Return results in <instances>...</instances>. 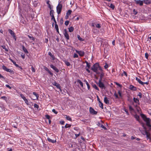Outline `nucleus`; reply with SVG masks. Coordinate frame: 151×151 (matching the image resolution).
<instances>
[{"label":"nucleus","instance_id":"1","mask_svg":"<svg viewBox=\"0 0 151 151\" xmlns=\"http://www.w3.org/2000/svg\"><path fill=\"white\" fill-rule=\"evenodd\" d=\"M91 69L94 72L96 73L97 74H99L100 73L98 72V70H99L101 71H102V69L99 66L98 63H96L94 64L91 68Z\"/></svg>","mask_w":151,"mask_h":151},{"label":"nucleus","instance_id":"2","mask_svg":"<svg viewBox=\"0 0 151 151\" xmlns=\"http://www.w3.org/2000/svg\"><path fill=\"white\" fill-rule=\"evenodd\" d=\"M62 8V4L59 3L56 7L57 12L58 14L60 13Z\"/></svg>","mask_w":151,"mask_h":151},{"label":"nucleus","instance_id":"3","mask_svg":"<svg viewBox=\"0 0 151 151\" xmlns=\"http://www.w3.org/2000/svg\"><path fill=\"white\" fill-rule=\"evenodd\" d=\"M151 120L150 118L147 119V120L145 121L146 123V125L149 127V130L151 131V125L150 124Z\"/></svg>","mask_w":151,"mask_h":151},{"label":"nucleus","instance_id":"4","mask_svg":"<svg viewBox=\"0 0 151 151\" xmlns=\"http://www.w3.org/2000/svg\"><path fill=\"white\" fill-rule=\"evenodd\" d=\"M91 26L93 27H96L98 29H100L101 27L100 24H98L96 22L92 23L91 24Z\"/></svg>","mask_w":151,"mask_h":151},{"label":"nucleus","instance_id":"5","mask_svg":"<svg viewBox=\"0 0 151 151\" xmlns=\"http://www.w3.org/2000/svg\"><path fill=\"white\" fill-rule=\"evenodd\" d=\"M8 31L10 34L13 37L15 40L16 41L17 40V38L14 32L10 29H8Z\"/></svg>","mask_w":151,"mask_h":151},{"label":"nucleus","instance_id":"6","mask_svg":"<svg viewBox=\"0 0 151 151\" xmlns=\"http://www.w3.org/2000/svg\"><path fill=\"white\" fill-rule=\"evenodd\" d=\"M98 85L99 87L101 88L105 89V87L104 84L101 82V81L99 80L98 83Z\"/></svg>","mask_w":151,"mask_h":151},{"label":"nucleus","instance_id":"7","mask_svg":"<svg viewBox=\"0 0 151 151\" xmlns=\"http://www.w3.org/2000/svg\"><path fill=\"white\" fill-rule=\"evenodd\" d=\"M63 34L65 38L67 40H68L69 39V35L66 29L64 30V31L63 32Z\"/></svg>","mask_w":151,"mask_h":151},{"label":"nucleus","instance_id":"8","mask_svg":"<svg viewBox=\"0 0 151 151\" xmlns=\"http://www.w3.org/2000/svg\"><path fill=\"white\" fill-rule=\"evenodd\" d=\"M136 4H139L140 6H142L143 5V1L140 0H134Z\"/></svg>","mask_w":151,"mask_h":151},{"label":"nucleus","instance_id":"9","mask_svg":"<svg viewBox=\"0 0 151 151\" xmlns=\"http://www.w3.org/2000/svg\"><path fill=\"white\" fill-rule=\"evenodd\" d=\"M145 134L144 135H145L146 136V137L147 138V139H150V140H151V138L150 137V134L147 131H145Z\"/></svg>","mask_w":151,"mask_h":151},{"label":"nucleus","instance_id":"10","mask_svg":"<svg viewBox=\"0 0 151 151\" xmlns=\"http://www.w3.org/2000/svg\"><path fill=\"white\" fill-rule=\"evenodd\" d=\"M76 52L78 53L80 56L82 57L83 56L85 55V52L82 51H78L76 50Z\"/></svg>","mask_w":151,"mask_h":151},{"label":"nucleus","instance_id":"11","mask_svg":"<svg viewBox=\"0 0 151 151\" xmlns=\"http://www.w3.org/2000/svg\"><path fill=\"white\" fill-rule=\"evenodd\" d=\"M89 111L91 114H96L97 112L94 110L92 107H90L89 108Z\"/></svg>","mask_w":151,"mask_h":151},{"label":"nucleus","instance_id":"12","mask_svg":"<svg viewBox=\"0 0 151 151\" xmlns=\"http://www.w3.org/2000/svg\"><path fill=\"white\" fill-rule=\"evenodd\" d=\"M50 67L51 68L53 69L57 73H58L59 72V70L58 69L53 65H50Z\"/></svg>","mask_w":151,"mask_h":151},{"label":"nucleus","instance_id":"13","mask_svg":"<svg viewBox=\"0 0 151 151\" xmlns=\"http://www.w3.org/2000/svg\"><path fill=\"white\" fill-rule=\"evenodd\" d=\"M133 99L134 102L136 104V106H137V105L139 104V101L138 99L137 98H135L134 97Z\"/></svg>","mask_w":151,"mask_h":151},{"label":"nucleus","instance_id":"14","mask_svg":"<svg viewBox=\"0 0 151 151\" xmlns=\"http://www.w3.org/2000/svg\"><path fill=\"white\" fill-rule=\"evenodd\" d=\"M129 88L132 91H135L137 90V88L132 85H130Z\"/></svg>","mask_w":151,"mask_h":151},{"label":"nucleus","instance_id":"15","mask_svg":"<svg viewBox=\"0 0 151 151\" xmlns=\"http://www.w3.org/2000/svg\"><path fill=\"white\" fill-rule=\"evenodd\" d=\"M140 116L145 121H146V120H147V119L149 118H147L145 114H141Z\"/></svg>","mask_w":151,"mask_h":151},{"label":"nucleus","instance_id":"16","mask_svg":"<svg viewBox=\"0 0 151 151\" xmlns=\"http://www.w3.org/2000/svg\"><path fill=\"white\" fill-rule=\"evenodd\" d=\"M47 140H48V141L49 142H51L52 143H54L55 142H56V140L52 139L49 138H47Z\"/></svg>","mask_w":151,"mask_h":151},{"label":"nucleus","instance_id":"17","mask_svg":"<svg viewBox=\"0 0 151 151\" xmlns=\"http://www.w3.org/2000/svg\"><path fill=\"white\" fill-rule=\"evenodd\" d=\"M143 1V2L147 5L151 3V1L150 0H144Z\"/></svg>","mask_w":151,"mask_h":151},{"label":"nucleus","instance_id":"18","mask_svg":"<svg viewBox=\"0 0 151 151\" xmlns=\"http://www.w3.org/2000/svg\"><path fill=\"white\" fill-rule=\"evenodd\" d=\"M104 102L106 104H108L109 103V101L107 98L105 97L104 98Z\"/></svg>","mask_w":151,"mask_h":151},{"label":"nucleus","instance_id":"19","mask_svg":"<svg viewBox=\"0 0 151 151\" xmlns=\"http://www.w3.org/2000/svg\"><path fill=\"white\" fill-rule=\"evenodd\" d=\"M55 86H56L57 88H59L60 89V84L59 83H57L56 82H54V83L53 84Z\"/></svg>","mask_w":151,"mask_h":151},{"label":"nucleus","instance_id":"20","mask_svg":"<svg viewBox=\"0 0 151 151\" xmlns=\"http://www.w3.org/2000/svg\"><path fill=\"white\" fill-rule=\"evenodd\" d=\"M136 80L137 81V82L140 84L143 85V82L141 81V80L138 78L137 77H136Z\"/></svg>","mask_w":151,"mask_h":151},{"label":"nucleus","instance_id":"21","mask_svg":"<svg viewBox=\"0 0 151 151\" xmlns=\"http://www.w3.org/2000/svg\"><path fill=\"white\" fill-rule=\"evenodd\" d=\"M97 125L98 126L103 129H106V127H104L102 124H101L100 123H98Z\"/></svg>","mask_w":151,"mask_h":151},{"label":"nucleus","instance_id":"22","mask_svg":"<svg viewBox=\"0 0 151 151\" xmlns=\"http://www.w3.org/2000/svg\"><path fill=\"white\" fill-rule=\"evenodd\" d=\"M83 81L84 82H85L86 83V85H87V87H88V90H89L90 89V85H89V84L88 83V82L85 79Z\"/></svg>","mask_w":151,"mask_h":151},{"label":"nucleus","instance_id":"23","mask_svg":"<svg viewBox=\"0 0 151 151\" xmlns=\"http://www.w3.org/2000/svg\"><path fill=\"white\" fill-rule=\"evenodd\" d=\"M9 59L13 63L14 65L16 67H19V65L18 64H17L16 63V62L14 61L12 59H11L10 58H9Z\"/></svg>","mask_w":151,"mask_h":151},{"label":"nucleus","instance_id":"24","mask_svg":"<svg viewBox=\"0 0 151 151\" xmlns=\"http://www.w3.org/2000/svg\"><path fill=\"white\" fill-rule=\"evenodd\" d=\"M48 55L51 57V58H52L53 60L55 59V57L52 54L51 52H48Z\"/></svg>","mask_w":151,"mask_h":151},{"label":"nucleus","instance_id":"25","mask_svg":"<svg viewBox=\"0 0 151 151\" xmlns=\"http://www.w3.org/2000/svg\"><path fill=\"white\" fill-rule=\"evenodd\" d=\"M22 49L23 51L26 53H28V52L26 48L23 45L22 46Z\"/></svg>","mask_w":151,"mask_h":151},{"label":"nucleus","instance_id":"26","mask_svg":"<svg viewBox=\"0 0 151 151\" xmlns=\"http://www.w3.org/2000/svg\"><path fill=\"white\" fill-rule=\"evenodd\" d=\"M77 82L80 84L82 87H83V83L79 79L77 80Z\"/></svg>","mask_w":151,"mask_h":151},{"label":"nucleus","instance_id":"27","mask_svg":"<svg viewBox=\"0 0 151 151\" xmlns=\"http://www.w3.org/2000/svg\"><path fill=\"white\" fill-rule=\"evenodd\" d=\"M134 117L137 121H139L140 117L139 115H138L137 114H135L134 115Z\"/></svg>","mask_w":151,"mask_h":151},{"label":"nucleus","instance_id":"28","mask_svg":"<svg viewBox=\"0 0 151 151\" xmlns=\"http://www.w3.org/2000/svg\"><path fill=\"white\" fill-rule=\"evenodd\" d=\"M68 30L70 32H72L74 30V28L73 27H71L68 28Z\"/></svg>","mask_w":151,"mask_h":151},{"label":"nucleus","instance_id":"29","mask_svg":"<svg viewBox=\"0 0 151 151\" xmlns=\"http://www.w3.org/2000/svg\"><path fill=\"white\" fill-rule=\"evenodd\" d=\"M85 63L86 64V68H90V63H88V62L87 61H86Z\"/></svg>","mask_w":151,"mask_h":151},{"label":"nucleus","instance_id":"30","mask_svg":"<svg viewBox=\"0 0 151 151\" xmlns=\"http://www.w3.org/2000/svg\"><path fill=\"white\" fill-rule=\"evenodd\" d=\"M72 12V11L71 10H69L66 13V14L68 16L70 15Z\"/></svg>","mask_w":151,"mask_h":151},{"label":"nucleus","instance_id":"31","mask_svg":"<svg viewBox=\"0 0 151 151\" xmlns=\"http://www.w3.org/2000/svg\"><path fill=\"white\" fill-rule=\"evenodd\" d=\"M33 94L35 96L36 98V99H38L39 97V96L38 94L37 93L35 92H33Z\"/></svg>","mask_w":151,"mask_h":151},{"label":"nucleus","instance_id":"32","mask_svg":"<svg viewBox=\"0 0 151 151\" xmlns=\"http://www.w3.org/2000/svg\"><path fill=\"white\" fill-rule=\"evenodd\" d=\"M93 88H94L96 90L98 91H99V88L97 86L96 84H94L93 85Z\"/></svg>","mask_w":151,"mask_h":151},{"label":"nucleus","instance_id":"33","mask_svg":"<svg viewBox=\"0 0 151 151\" xmlns=\"http://www.w3.org/2000/svg\"><path fill=\"white\" fill-rule=\"evenodd\" d=\"M54 11L52 10H51L50 12V15L51 16H54Z\"/></svg>","mask_w":151,"mask_h":151},{"label":"nucleus","instance_id":"34","mask_svg":"<svg viewBox=\"0 0 151 151\" xmlns=\"http://www.w3.org/2000/svg\"><path fill=\"white\" fill-rule=\"evenodd\" d=\"M104 76V73H101L100 75V78L99 80H102V78Z\"/></svg>","mask_w":151,"mask_h":151},{"label":"nucleus","instance_id":"35","mask_svg":"<svg viewBox=\"0 0 151 151\" xmlns=\"http://www.w3.org/2000/svg\"><path fill=\"white\" fill-rule=\"evenodd\" d=\"M71 124H65V128L70 127H71Z\"/></svg>","mask_w":151,"mask_h":151},{"label":"nucleus","instance_id":"36","mask_svg":"<svg viewBox=\"0 0 151 151\" xmlns=\"http://www.w3.org/2000/svg\"><path fill=\"white\" fill-rule=\"evenodd\" d=\"M20 96L24 101L26 99L25 97L22 94H20Z\"/></svg>","mask_w":151,"mask_h":151},{"label":"nucleus","instance_id":"37","mask_svg":"<svg viewBox=\"0 0 151 151\" xmlns=\"http://www.w3.org/2000/svg\"><path fill=\"white\" fill-rule=\"evenodd\" d=\"M99 103L100 104H99V106L102 109H103V104L101 102V101L100 102H99Z\"/></svg>","mask_w":151,"mask_h":151},{"label":"nucleus","instance_id":"38","mask_svg":"<svg viewBox=\"0 0 151 151\" xmlns=\"http://www.w3.org/2000/svg\"><path fill=\"white\" fill-rule=\"evenodd\" d=\"M65 64L67 66H69L70 65V63H69L68 62L65 61L64 62Z\"/></svg>","mask_w":151,"mask_h":151},{"label":"nucleus","instance_id":"39","mask_svg":"<svg viewBox=\"0 0 151 151\" xmlns=\"http://www.w3.org/2000/svg\"><path fill=\"white\" fill-rule=\"evenodd\" d=\"M109 6L112 8L113 9H114L115 8L114 6L111 4H110V6Z\"/></svg>","mask_w":151,"mask_h":151},{"label":"nucleus","instance_id":"40","mask_svg":"<svg viewBox=\"0 0 151 151\" xmlns=\"http://www.w3.org/2000/svg\"><path fill=\"white\" fill-rule=\"evenodd\" d=\"M34 107L35 108H36L37 109H38V108H39V105L36 104H34Z\"/></svg>","mask_w":151,"mask_h":151},{"label":"nucleus","instance_id":"41","mask_svg":"<svg viewBox=\"0 0 151 151\" xmlns=\"http://www.w3.org/2000/svg\"><path fill=\"white\" fill-rule=\"evenodd\" d=\"M77 37L79 40H80L81 41H83V40L82 38L80 37V36L79 35H77Z\"/></svg>","mask_w":151,"mask_h":151},{"label":"nucleus","instance_id":"42","mask_svg":"<svg viewBox=\"0 0 151 151\" xmlns=\"http://www.w3.org/2000/svg\"><path fill=\"white\" fill-rule=\"evenodd\" d=\"M66 118V119L70 121H72L71 118L70 117V116H67Z\"/></svg>","mask_w":151,"mask_h":151},{"label":"nucleus","instance_id":"43","mask_svg":"<svg viewBox=\"0 0 151 151\" xmlns=\"http://www.w3.org/2000/svg\"><path fill=\"white\" fill-rule=\"evenodd\" d=\"M45 117L46 119H50V116L48 114L46 115H45Z\"/></svg>","mask_w":151,"mask_h":151},{"label":"nucleus","instance_id":"44","mask_svg":"<svg viewBox=\"0 0 151 151\" xmlns=\"http://www.w3.org/2000/svg\"><path fill=\"white\" fill-rule=\"evenodd\" d=\"M2 47V48L4 49L5 50V51H8V49L6 48V47L4 45H2L1 46Z\"/></svg>","mask_w":151,"mask_h":151},{"label":"nucleus","instance_id":"45","mask_svg":"<svg viewBox=\"0 0 151 151\" xmlns=\"http://www.w3.org/2000/svg\"><path fill=\"white\" fill-rule=\"evenodd\" d=\"M28 37L30 39H31L32 40H35V38H34L32 37V36H30L29 35H28Z\"/></svg>","mask_w":151,"mask_h":151},{"label":"nucleus","instance_id":"46","mask_svg":"<svg viewBox=\"0 0 151 151\" xmlns=\"http://www.w3.org/2000/svg\"><path fill=\"white\" fill-rule=\"evenodd\" d=\"M129 109L130 111H133L134 110V109L131 106H129Z\"/></svg>","mask_w":151,"mask_h":151},{"label":"nucleus","instance_id":"47","mask_svg":"<svg viewBox=\"0 0 151 151\" xmlns=\"http://www.w3.org/2000/svg\"><path fill=\"white\" fill-rule=\"evenodd\" d=\"M145 57L147 59H148V58L149 55L146 52L145 53Z\"/></svg>","mask_w":151,"mask_h":151},{"label":"nucleus","instance_id":"48","mask_svg":"<svg viewBox=\"0 0 151 151\" xmlns=\"http://www.w3.org/2000/svg\"><path fill=\"white\" fill-rule=\"evenodd\" d=\"M7 72H12V70L10 69L7 68L6 71Z\"/></svg>","mask_w":151,"mask_h":151},{"label":"nucleus","instance_id":"49","mask_svg":"<svg viewBox=\"0 0 151 151\" xmlns=\"http://www.w3.org/2000/svg\"><path fill=\"white\" fill-rule=\"evenodd\" d=\"M104 68L105 69H106L108 68V65L106 63L105 65L104 66Z\"/></svg>","mask_w":151,"mask_h":151},{"label":"nucleus","instance_id":"50","mask_svg":"<svg viewBox=\"0 0 151 151\" xmlns=\"http://www.w3.org/2000/svg\"><path fill=\"white\" fill-rule=\"evenodd\" d=\"M21 56L23 59H24L25 58V56L24 54L22 53V54L21 55Z\"/></svg>","mask_w":151,"mask_h":151},{"label":"nucleus","instance_id":"51","mask_svg":"<svg viewBox=\"0 0 151 151\" xmlns=\"http://www.w3.org/2000/svg\"><path fill=\"white\" fill-rule=\"evenodd\" d=\"M63 18H61V19H60V24H63Z\"/></svg>","mask_w":151,"mask_h":151},{"label":"nucleus","instance_id":"52","mask_svg":"<svg viewBox=\"0 0 151 151\" xmlns=\"http://www.w3.org/2000/svg\"><path fill=\"white\" fill-rule=\"evenodd\" d=\"M69 21H66L65 22V24L66 26H67L69 24Z\"/></svg>","mask_w":151,"mask_h":151},{"label":"nucleus","instance_id":"53","mask_svg":"<svg viewBox=\"0 0 151 151\" xmlns=\"http://www.w3.org/2000/svg\"><path fill=\"white\" fill-rule=\"evenodd\" d=\"M52 111L55 114H57L58 113V112L56 111L54 109L52 110Z\"/></svg>","mask_w":151,"mask_h":151},{"label":"nucleus","instance_id":"54","mask_svg":"<svg viewBox=\"0 0 151 151\" xmlns=\"http://www.w3.org/2000/svg\"><path fill=\"white\" fill-rule=\"evenodd\" d=\"M1 98L5 100H6L7 99V98L5 96H3L1 97Z\"/></svg>","mask_w":151,"mask_h":151},{"label":"nucleus","instance_id":"55","mask_svg":"<svg viewBox=\"0 0 151 151\" xmlns=\"http://www.w3.org/2000/svg\"><path fill=\"white\" fill-rule=\"evenodd\" d=\"M2 68L3 70H4L5 71H6L7 68L4 65H3L2 66Z\"/></svg>","mask_w":151,"mask_h":151},{"label":"nucleus","instance_id":"56","mask_svg":"<svg viewBox=\"0 0 151 151\" xmlns=\"http://www.w3.org/2000/svg\"><path fill=\"white\" fill-rule=\"evenodd\" d=\"M138 96H139L140 98L142 97V94L141 92H139L138 94Z\"/></svg>","mask_w":151,"mask_h":151},{"label":"nucleus","instance_id":"57","mask_svg":"<svg viewBox=\"0 0 151 151\" xmlns=\"http://www.w3.org/2000/svg\"><path fill=\"white\" fill-rule=\"evenodd\" d=\"M114 95L115 96L116 99H118L119 98L117 94L116 93H114Z\"/></svg>","mask_w":151,"mask_h":151},{"label":"nucleus","instance_id":"58","mask_svg":"<svg viewBox=\"0 0 151 151\" xmlns=\"http://www.w3.org/2000/svg\"><path fill=\"white\" fill-rule=\"evenodd\" d=\"M118 93L119 94L120 97H121L122 96V93L120 91H118Z\"/></svg>","mask_w":151,"mask_h":151},{"label":"nucleus","instance_id":"59","mask_svg":"<svg viewBox=\"0 0 151 151\" xmlns=\"http://www.w3.org/2000/svg\"><path fill=\"white\" fill-rule=\"evenodd\" d=\"M24 101H25V103L27 104V105L29 104V102L27 99H26L24 100Z\"/></svg>","mask_w":151,"mask_h":151},{"label":"nucleus","instance_id":"60","mask_svg":"<svg viewBox=\"0 0 151 151\" xmlns=\"http://www.w3.org/2000/svg\"><path fill=\"white\" fill-rule=\"evenodd\" d=\"M78 55L77 54L75 53L73 57L74 58H77L78 57Z\"/></svg>","mask_w":151,"mask_h":151},{"label":"nucleus","instance_id":"61","mask_svg":"<svg viewBox=\"0 0 151 151\" xmlns=\"http://www.w3.org/2000/svg\"><path fill=\"white\" fill-rule=\"evenodd\" d=\"M55 27L56 30L57 29H58V25L57 24H55Z\"/></svg>","mask_w":151,"mask_h":151},{"label":"nucleus","instance_id":"62","mask_svg":"<svg viewBox=\"0 0 151 151\" xmlns=\"http://www.w3.org/2000/svg\"><path fill=\"white\" fill-rule=\"evenodd\" d=\"M80 134V133H79L78 134H75V135L76 136L75 139H76L78 137Z\"/></svg>","mask_w":151,"mask_h":151},{"label":"nucleus","instance_id":"63","mask_svg":"<svg viewBox=\"0 0 151 151\" xmlns=\"http://www.w3.org/2000/svg\"><path fill=\"white\" fill-rule=\"evenodd\" d=\"M133 12H134V14L135 15L137 14V11H135V9H134L133 10Z\"/></svg>","mask_w":151,"mask_h":151},{"label":"nucleus","instance_id":"64","mask_svg":"<svg viewBox=\"0 0 151 151\" xmlns=\"http://www.w3.org/2000/svg\"><path fill=\"white\" fill-rule=\"evenodd\" d=\"M47 72H48V73H49L50 75H51L52 76L53 75V73L51 72L49 70H48Z\"/></svg>","mask_w":151,"mask_h":151}]
</instances>
